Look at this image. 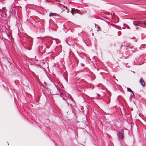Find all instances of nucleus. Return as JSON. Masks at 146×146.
<instances>
[{"label":"nucleus","instance_id":"0eeeda50","mask_svg":"<svg viewBox=\"0 0 146 146\" xmlns=\"http://www.w3.org/2000/svg\"><path fill=\"white\" fill-rule=\"evenodd\" d=\"M65 103L66 104H67V105L68 107H69V104L68 102L67 101L65 100Z\"/></svg>","mask_w":146,"mask_h":146},{"label":"nucleus","instance_id":"4be33fe9","mask_svg":"<svg viewBox=\"0 0 146 146\" xmlns=\"http://www.w3.org/2000/svg\"><path fill=\"white\" fill-rule=\"evenodd\" d=\"M8 145H9V144L8 143V144H7Z\"/></svg>","mask_w":146,"mask_h":146},{"label":"nucleus","instance_id":"1a4fd4ad","mask_svg":"<svg viewBox=\"0 0 146 146\" xmlns=\"http://www.w3.org/2000/svg\"><path fill=\"white\" fill-rule=\"evenodd\" d=\"M58 4L59 5H60V6H61L62 7H63V5H62V4L60 3H58Z\"/></svg>","mask_w":146,"mask_h":146},{"label":"nucleus","instance_id":"9b49d317","mask_svg":"<svg viewBox=\"0 0 146 146\" xmlns=\"http://www.w3.org/2000/svg\"><path fill=\"white\" fill-rule=\"evenodd\" d=\"M69 12V9H68L67 10V13H68Z\"/></svg>","mask_w":146,"mask_h":146},{"label":"nucleus","instance_id":"a211bd4d","mask_svg":"<svg viewBox=\"0 0 146 146\" xmlns=\"http://www.w3.org/2000/svg\"><path fill=\"white\" fill-rule=\"evenodd\" d=\"M71 106V105L70 104V107H71V106Z\"/></svg>","mask_w":146,"mask_h":146},{"label":"nucleus","instance_id":"aec40b11","mask_svg":"<svg viewBox=\"0 0 146 146\" xmlns=\"http://www.w3.org/2000/svg\"><path fill=\"white\" fill-rule=\"evenodd\" d=\"M46 1H47V0H46Z\"/></svg>","mask_w":146,"mask_h":146},{"label":"nucleus","instance_id":"dca6fc26","mask_svg":"<svg viewBox=\"0 0 146 146\" xmlns=\"http://www.w3.org/2000/svg\"><path fill=\"white\" fill-rule=\"evenodd\" d=\"M45 89H46V90H47V88H44Z\"/></svg>","mask_w":146,"mask_h":146},{"label":"nucleus","instance_id":"f03ea898","mask_svg":"<svg viewBox=\"0 0 146 146\" xmlns=\"http://www.w3.org/2000/svg\"><path fill=\"white\" fill-rule=\"evenodd\" d=\"M143 22L142 21H134L133 22V25L135 26H137L139 25H143Z\"/></svg>","mask_w":146,"mask_h":146},{"label":"nucleus","instance_id":"9d476101","mask_svg":"<svg viewBox=\"0 0 146 146\" xmlns=\"http://www.w3.org/2000/svg\"><path fill=\"white\" fill-rule=\"evenodd\" d=\"M143 25L145 26H146V23H143Z\"/></svg>","mask_w":146,"mask_h":146},{"label":"nucleus","instance_id":"ddd939ff","mask_svg":"<svg viewBox=\"0 0 146 146\" xmlns=\"http://www.w3.org/2000/svg\"><path fill=\"white\" fill-rule=\"evenodd\" d=\"M8 62H9V63L10 65H11V63L8 60H7Z\"/></svg>","mask_w":146,"mask_h":146},{"label":"nucleus","instance_id":"f257e3e1","mask_svg":"<svg viewBox=\"0 0 146 146\" xmlns=\"http://www.w3.org/2000/svg\"><path fill=\"white\" fill-rule=\"evenodd\" d=\"M60 89L57 88L56 86L53 87L52 90V94L53 95L57 94V91L60 92Z\"/></svg>","mask_w":146,"mask_h":146},{"label":"nucleus","instance_id":"f3484780","mask_svg":"<svg viewBox=\"0 0 146 146\" xmlns=\"http://www.w3.org/2000/svg\"><path fill=\"white\" fill-rule=\"evenodd\" d=\"M138 29V28L137 27L136 28V29Z\"/></svg>","mask_w":146,"mask_h":146},{"label":"nucleus","instance_id":"6ab92c4d","mask_svg":"<svg viewBox=\"0 0 146 146\" xmlns=\"http://www.w3.org/2000/svg\"><path fill=\"white\" fill-rule=\"evenodd\" d=\"M46 47L47 48H48V47H47V46H46Z\"/></svg>","mask_w":146,"mask_h":146},{"label":"nucleus","instance_id":"4468645a","mask_svg":"<svg viewBox=\"0 0 146 146\" xmlns=\"http://www.w3.org/2000/svg\"><path fill=\"white\" fill-rule=\"evenodd\" d=\"M122 28H123V29H125V28L124 27H122Z\"/></svg>","mask_w":146,"mask_h":146},{"label":"nucleus","instance_id":"f8f14e48","mask_svg":"<svg viewBox=\"0 0 146 146\" xmlns=\"http://www.w3.org/2000/svg\"><path fill=\"white\" fill-rule=\"evenodd\" d=\"M44 84L46 86H47V84H46V83L45 82H44Z\"/></svg>","mask_w":146,"mask_h":146},{"label":"nucleus","instance_id":"20e7f679","mask_svg":"<svg viewBox=\"0 0 146 146\" xmlns=\"http://www.w3.org/2000/svg\"><path fill=\"white\" fill-rule=\"evenodd\" d=\"M139 82L142 86H145V83L143 79H141L140 80Z\"/></svg>","mask_w":146,"mask_h":146},{"label":"nucleus","instance_id":"412c9836","mask_svg":"<svg viewBox=\"0 0 146 146\" xmlns=\"http://www.w3.org/2000/svg\"><path fill=\"white\" fill-rule=\"evenodd\" d=\"M58 1L59 2H60V1Z\"/></svg>","mask_w":146,"mask_h":146},{"label":"nucleus","instance_id":"2eb2a0df","mask_svg":"<svg viewBox=\"0 0 146 146\" xmlns=\"http://www.w3.org/2000/svg\"><path fill=\"white\" fill-rule=\"evenodd\" d=\"M60 94H62V93H61V92H60Z\"/></svg>","mask_w":146,"mask_h":146},{"label":"nucleus","instance_id":"7ed1b4c3","mask_svg":"<svg viewBox=\"0 0 146 146\" xmlns=\"http://www.w3.org/2000/svg\"><path fill=\"white\" fill-rule=\"evenodd\" d=\"M117 132L118 133V136L119 138L121 139H122L123 138V135L122 133L121 132H118V131H117Z\"/></svg>","mask_w":146,"mask_h":146},{"label":"nucleus","instance_id":"6e6552de","mask_svg":"<svg viewBox=\"0 0 146 146\" xmlns=\"http://www.w3.org/2000/svg\"><path fill=\"white\" fill-rule=\"evenodd\" d=\"M74 11L73 10V9L72 8L71 11H70V13H72V14L73 15H73V13H72V12H73Z\"/></svg>","mask_w":146,"mask_h":146},{"label":"nucleus","instance_id":"39448f33","mask_svg":"<svg viewBox=\"0 0 146 146\" xmlns=\"http://www.w3.org/2000/svg\"><path fill=\"white\" fill-rule=\"evenodd\" d=\"M127 90L128 91L132 93L133 94V96H134V94L133 92V91L130 88H127Z\"/></svg>","mask_w":146,"mask_h":146},{"label":"nucleus","instance_id":"423d86ee","mask_svg":"<svg viewBox=\"0 0 146 146\" xmlns=\"http://www.w3.org/2000/svg\"><path fill=\"white\" fill-rule=\"evenodd\" d=\"M56 14L55 13H50L49 16H55Z\"/></svg>","mask_w":146,"mask_h":146}]
</instances>
